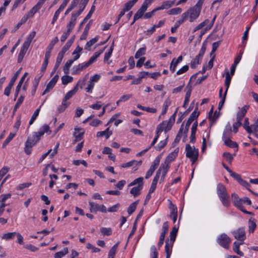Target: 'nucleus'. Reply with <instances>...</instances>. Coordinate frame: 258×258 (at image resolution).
I'll return each mask as SVG.
<instances>
[{"instance_id":"f8f14e48","label":"nucleus","mask_w":258,"mask_h":258,"mask_svg":"<svg viewBox=\"0 0 258 258\" xmlns=\"http://www.w3.org/2000/svg\"><path fill=\"white\" fill-rule=\"evenodd\" d=\"M248 108H249V106L244 105L237 113V115H236V121H237L241 122V120L243 118L245 115L246 114Z\"/></svg>"},{"instance_id":"393cba45","label":"nucleus","mask_w":258,"mask_h":258,"mask_svg":"<svg viewBox=\"0 0 258 258\" xmlns=\"http://www.w3.org/2000/svg\"><path fill=\"white\" fill-rule=\"evenodd\" d=\"M142 185H138V186L133 187L130 190V193L135 197H136L141 194V191L143 188Z\"/></svg>"},{"instance_id":"e433bc0d","label":"nucleus","mask_w":258,"mask_h":258,"mask_svg":"<svg viewBox=\"0 0 258 258\" xmlns=\"http://www.w3.org/2000/svg\"><path fill=\"white\" fill-rule=\"evenodd\" d=\"M222 92H223V89H222V88H221L219 90V96L220 98H221V100L220 101V102L219 103V104H218L219 109H221V108L223 107V106L224 104V102L225 101L226 97L227 95L226 94H224L223 96H222Z\"/></svg>"},{"instance_id":"412c9836","label":"nucleus","mask_w":258,"mask_h":258,"mask_svg":"<svg viewBox=\"0 0 258 258\" xmlns=\"http://www.w3.org/2000/svg\"><path fill=\"white\" fill-rule=\"evenodd\" d=\"M112 134V131L109 130V128H107L104 131H100L97 133L96 136L98 138L102 137L105 136L106 139H108L110 136Z\"/></svg>"},{"instance_id":"cd10ccee","label":"nucleus","mask_w":258,"mask_h":258,"mask_svg":"<svg viewBox=\"0 0 258 258\" xmlns=\"http://www.w3.org/2000/svg\"><path fill=\"white\" fill-rule=\"evenodd\" d=\"M99 40V36L91 39L90 41H88L85 45L84 49L87 50H90L91 46L98 41Z\"/></svg>"},{"instance_id":"bf43d9fd","label":"nucleus","mask_w":258,"mask_h":258,"mask_svg":"<svg viewBox=\"0 0 258 258\" xmlns=\"http://www.w3.org/2000/svg\"><path fill=\"white\" fill-rule=\"evenodd\" d=\"M182 9L180 8H175L171 9L167 12L168 14L171 15H176L181 13Z\"/></svg>"},{"instance_id":"9b49d317","label":"nucleus","mask_w":258,"mask_h":258,"mask_svg":"<svg viewBox=\"0 0 258 258\" xmlns=\"http://www.w3.org/2000/svg\"><path fill=\"white\" fill-rule=\"evenodd\" d=\"M248 108H249V106L244 105L237 113V115H236V121H237L241 122V120L243 118L245 115L246 114Z\"/></svg>"},{"instance_id":"6ab92c4d","label":"nucleus","mask_w":258,"mask_h":258,"mask_svg":"<svg viewBox=\"0 0 258 258\" xmlns=\"http://www.w3.org/2000/svg\"><path fill=\"white\" fill-rule=\"evenodd\" d=\"M222 205L225 207H228L230 205V200L229 195H223L219 197Z\"/></svg>"},{"instance_id":"49530a36","label":"nucleus","mask_w":258,"mask_h":258,"mask_svg":"<svg viewBox=\"0 0 258 258\" xmlns=\"http://www.w3.org/2000/svg\"><path fill=\"white\" fill-rule=\"evenodd\" d=\"M143 180H144L143 177H139V178L135 179L134 180H133L132 182H131L128 184V186H134L135 185H136L137 184H138V185L141 184L142 186L143 187V184H144Z\"/></svg>"},{"instance_id":"f257e3e1","label":"nucleus","mask_w":258,"mask_h":258,"mask_svg":"<svg viewBox=\"0 0 258 258\" xmlns=\"http://www.w3.org/2000/svg\"><path fill=\"white\" fill-rule=\"evenodd\" d=\"M201 12L199 10L192 7L182 13L181 18L184 22L188 20L189 22L192 23L199 17Z\"/></svg>"},{"instance_id":"a19ab883","label":"nucleus","mask_w":258,"mask_h":258,"mask_svg":"<svg viewBox=\"0 0 258 258\" xmlns=\"http://www.w3.org/2000/svg\"><path fill=\"white\" fill-rule=\"evenodd\" d=\"M89 205L90 206V211L92 213H96L99 211V205L93 202H89Z\"/></svg>"},{"instance_id":"dca6fc26","label":"nucleus","mask_w":258,"mask_h":258,"mask_svg":"<svg viewBox=\"0 0 258 258\" xmlns=\"http://www.w3.org/2000/svg\"><path fill=\"white\" fill-rule=\"evenodd\" d=\"M175 1H166L162 3V5L160 7H158L156 8V10H162L164 9H167L174 5Z\"/></svg>"},{"instance_id":"864d4df0","label":"nucleus","mask_w":258,"mask_h":258,"mask_svg":"<svg viewBox=\"0 0 258 258\" xmlns=\"http://www.w3.org/2000/svg\"><path fill=\"white\" fill-rule=\"evenodd\" d=\"M152 0H145L141 7L139 9L145 13L147 10L148 6L152 3Z\"/></svg>"},{"instance_id":"72a5a7b5","label":"nucleus","mask_w":258,"mask_h":258,"mask_svg":"<svg viewBox=\"0 0 258 258\" xmlns=\"http://www.w3.org/2000/svg\"><path fill=\"white\" fill-rule=\"evenodd\" d=\"M135 163L137 164V165L138 166H140L141 165V164H142V161H135V160H132V161H131L122 164L120 166V167L121 168H127V167H131V166H133L134 164Z\"/></svg>"},{"instance_id":"f704fd0d","label":"nucleus","mask_w":258,"mask_h":258,"mask_svg":"<svg viewBox=\"0 0 258 258\" xmlns=\"http://www.w3.org/2000/svg\"><path fill=\"white\" fill-rule=\"evenodd\" d=\"M139 200L133 202L131 204L127 209V213L129 215L132 214L137 208V205L139 204Z\"/></svg>"},{"instance_id":"423d86ee","label":"nucleus","mask_w":258,"mask_h":258,"mask_svg":"<svg viewBox=\"0 0 258 258\" xmlns=\"http://www.w3.org/2000/svg\"><path fill=\"white\" fill-rule=\"evenodd\" d=\"M232 233L234 238L239 241L243 242L246 239L245 228L244 227L239 228L237 230L232 231Z\"/></svg>"},{"instance_id":"39448f33","label":"nucleus","mask_w":258,"mask_h":258,"mask_svg":"<svg viewBox=\"0 0 258 258\" xmlns=\"http://www.w3.org/2000/svg\"><path fill=\"white\" fill-rule=\"evenodd\" d=\"M217 242L223 247L228 248L231 242L230 238L225 233L221 234L217 238Z\"/></svg>"},{"instance_id":"79ce46f5","label":"nucleus","mask_w":258,"mask_h":258,"mask_svg":"<svg viewBox=\"0 0 258 258\" xmlns=\"http://www.w3.org/2000/svg\"><path fill=\"white\" fill-rule=\"evenodd\" d=\"M169 228V224L168 222H165L162 226V232L160 234V237L165 238L166 234L167 233Z\"/></svg>"},{"instance_id":"680f3d73","label":"nucleus","mask_w":258,"mask_h":258,"mask_svg":"<svg viewBox=\"0 0 258 258\" xmlns=\"http://www.w3.org/2000/svg\"><path fill=\"white\" fill-rule=\"evenodd\" d=\"M146 50V47L145 46L141 48H140L136 53L135 57L136 58H139L140 56L144 55L145 54Z\"/></svg>"},{"instance_id":"ea45409f","label":"nucleus","mask_w":258,"mask_h":258,"mask_svg":"<svg viewBox=\"0 0 258 258\" xmlns=\"http://www.w3.org/2000/svg\"><path fill=\"white\" fill-rule=\"evenodd\" d=\"M74 62V60L73 59H70L66 62L63 67V72L65 74L67 75L69 73L70 68Z\"/></svg>"},{"instance_id":"aec40b11","label":"nucleus","mask_w":258,"mask_h":258,"mask_svg":"<svg viewBox=\"0 0 258 258\" xmlns=\"http://www.w3.org/2000/svg\"><path fill=\"white\" fill-rule=\"evenodd\" d=\"M233 204L236 207L240 206L242 204V199H240L238 195L235 193L231 195Z\"/></svg>"},{"instance_id":"6e6d98bb","label":"nucleus","mask_w":258,"mask_h":258,"mask_svg":"<svg viewBox=\"0 0 258 258\" xmlns=\"http://www.w3.org/2000/svg\"><path fill=\"white\" fill-rule=\"evenodd\" d=\"M68 253V248H64L62 251L57 252L54 254V258H61Z\"/></svg>"},{"instance_id":"e2e57ef3","label":"nucleus","mask_w":258,"mask_h":258,"mask_svg":"<svg viewBox=\"0 0 258 258\" xmlns=\"http://www.w3.org/2000/svg\"><path fill=\"white\" fill-rule=\"evenodd\" d=\"M37 7L34 6L26 14L29 18L33 17L34 15L39 10Z\"/></svg>"},{"instance_id":"bb28decb","label":"nucleus","mask_w":258,"mask_h":258,"mask_svg":"<svg viewBox=\"0 0 258 258\" xmlns=\"http://www.w3.org/2000/svg\"><path fill=\"white\" fill-rule=\"evenodd\" d=\"M103 50L104 49H102L99 50L98 52H95L87 61L88 63H89L90 66L93 63L100 55L103 53Z\"/></svg>"},{"instance_id":"de8ad7c7","label":"nucleus","mask_w":258,"mask_h":258,"mask_svg":"<svg viewBox=\"0 0 258 258\" xmlns=\"http://www.w3.org/2000/svg\"><path fill=\"white\" fill-rule=\"evenodd\" d=\"M198 109V106H197L195 108V110L190 115L188 120L193 121L195 119H197L198 117V116L200 114V112H197Z\"/></svg>"},{"instance_id":"58836bf2","label":"nucleus","mask_w":258,"mask_h":258,"mask_svg":"<svg viewBox=\"0 0 258 258\" xmlns=\"http://www.w3.org/2000/svg\"><path fill=\"white\" fill-rule=\"evenodd\" d=\"M42 105H43V104H41L40 106V107L38 109H37L33 113V114L32 116H31V119L29 121V125H31V124H32L33 123V122H34V121L35 120V119H36L37 116H38L40 110V108L41 107Z\"/></svg>"},{"instance_id":"0e129e2a","label":"nucleus","mask_w":258,"mask_h":258,"mask_svg":"<svg viewBox=\"0 0 258 258\" xmlns=\"http://www.w3.org/2000/svg\"><path fill=\"white\" fill-rule=\"evenodd\" d=\"M243 128L247 131L249 134L252 133L251 125H249V121L248 118H245L244 119V122L243 125Z\"/></svg>"},{"instance_id":"8fccbe9b","label":"nucleus","mask_w":258,"mask_h":258,"mask_svg":"<svg viewBox=\"0 0 258 258\" xmlns=\"http://www.w3.org/2000/svg\"><path fill=\"white\" fill-rule=\"evenodd\" d=\"M224 143L226 146L231 148H237L238 147V144L235 142L232 141L231 140V139L227 140H225V141H224Z\"/></svg>"},{"instance_id":"1a4fd4ad","label":"nucleus","mask_w":258,"mask_h":258,"mask_svg":"<svg viewBox=\"0 0 258 258\" xmlns=\"http://www.w3.org/2000/svg\"><path fill=\"white\" fill-rule=\"evenodd\" d=\"M84 134V132L83 131L82 128H75V132L74 133V136L75 139L73 141V144H75L78 142H79L83 138V135Z\"/></svg>"},{"instance_id":"09e8293b","label":"nucleus","mask_w":258,"mask_h":258,"mask_svg":"<svg viewBox=\"0 0 258 258\" xmlns=\"http://www.w3.org/2000/svg\"><path fill=\"white\" fill-rule=\"evenodd\" d=\"M64 10V8H62L61 6H59V8L55 11L54 15L53 16L51 24H53L57 20L58 16L60 13Z\"/></svg>"},{"instance_id":"7c9ffc66","label":"nucleus","mask_w":258,"mask_h":258,"mask_svg":"<svg viewBox=\"0 0 258 258\" xmlns=\"http://www.w3.org/2000/svg\"><path fill=\"white\" fill-rule=\"evenodd\" d=\"M74 38H72L70 40H69L64 46L61 48V51H60L61 53L64 54V53L69 49L74 42Z\"/></svg>"},{"instance_id":"338daca9","label":"nucleus","mask_w":258,"mask_h":258,"mask_svg":"<svg viewBox=\"0 0 258 258\" xmlns=\"http://www.w3.org/2000/svg\"><path fill=\"white\" fill-rule=\"evenodd\" d=\"M82 71L81 66L79 64L73 67L72 70V75H78Z\"/></svg>"},{"instance_id":"6e6552de","label":"nucleus","mask_w":258,"mask_h":258,"mask_svg":"<svg viewBox=\"0 0 258 258\" xmlns=\"http://www.w3.org/2000/svg\"><path fill=\"white\" fill-rule=\"evenodd\" d=\"M58 76L57 75H55L51 80L48 82L46 86V88L42 93V95H45L50 91L51 89L53 88L54 85L56 84L58 79Z\"/></svg>"},{"instance_id":"b1692460","label":"nucleus","mask_w":258,"mask_h":258,"mask_svg":"<svg viewBox=\"0 0 258 258\" xmlns=\"http://www.w3.org/2000/svg\"><path fill=\"white\" fill-rule=\"evenodd\" d=\"M243 243V242L241 241L240 242L235 241L233 243V250L235 253H236L240 256H243L244 255L243 252L239 250L240 245L242 244Z\"/></svg>"},{"instance_id":"9d476101","label":"nucleus","mask_w":258,"mask_h":258,"mask_svg":"<svg viewBox=\"0 0 258 258\" xmlns=\"http://www.w3.org/2000/svg\"><path fill=\"white\" fill-rule=\"evenodd\" d=\"M179 152L178 148H176L173 152L169 153L166 157L164 163L170 165V163L174 160L178 155Z\"/></svg>"},{"instance_id":"2eb2a0df","label":"nucleus","mask_w":258,"mask_h":258,"mask_svg":"<svg viewBox=\"0 0 258 258\" xmlns=\"http://www.w3.org/2000/svg\"><path fill=\"white\" fill-rule=\"evenodd\" d=\"M170 165L167 164L164 162L160 165L159 169L157 170L156 173H159V178L160 177V174L162 173L163 176H166L167 173L168 172L169 168Z\"/></svg>"},{"instance_id":"a211bd4d","label":"nucleus","mask_w":258,"mask_h":258,"mask_svg":"<svg viewBox=\"0 0 258 258\" xmlns=\"http://www.w3.org/2000/svg\"><path fill=\"white\" fill-rule=\"evenodd\" d=\"M28 48V46L23 44L22 46L21 47V49L19 53V55L18 56V62L19 63L21 62L22 61Z\"/></svg>"},{"instance_id":"2f4dec72","label":"nucleus","mask_w":258,"mask_h":258,"mask_svg":"<svg viewBox=\"0 0 258 258\" xmlns=\"http://www.w3.org/2000/svg\"><path fill=\"white\" fill-rule=\"evenodd\" d=\"M36 35V32L35 31H32L31 32L29 35L27 36L26 40L25 41V42L23 43V44L29 47L33 39L35 37Z\"/></svg>"},{"instance_id":"c9c22d12","label":"nucleus","mask_w":258,"mask_h":258,"mask_svg":"<svg viewBox=\"0 0 258 258\" xmlns=\"http://www.w3.org/2000/svg\"><path fill=\"white\" fill-rule=\"evenodd\" d=\"M16 234L17 232H9L4 234L2 238L6 240H10L13 239L16 236Z\"/></svg>"},{"instance_id":"69168bd1","label":"nucleus","mask_w":258,"mask_h":258,"mask_svg":"<svg viewBox=\"0 0 258 258\" xmlns=\"http://www.w3.org/2000/svg\"><path fill=\"white\" fill-rule=\"evenodd\" d=\"M118 243L115 244L109 250L108 255H109L110 257H114L117 249L118 248Z\"/></svg>"},{"instance_id":"13d9d810","label":"nucleus","mask_w":258,"mask_h":258,"mask_svg":"<svg viewBox=\"0 0 258 258\" xmlns=\"http://www.w3.org/2000/svg\"><path fill=\"white\" fill-rule=\"evenodd\" d=\"M69 103H67L65 100H62L61 105L57 107V111L58 113H61L64 111L67 107L69 106Z\"/></svg>"},{"instance_id":"f3484780","label":"nucleus","mask_w":258,"mask_h":258,"mask_svg":"<svg viewBox=\"0 0 258 258\" xmlns=\"http://www.w3.org/2000/svg\"><path fill=\"white\" fill-rule=\"evenodd\" d=\"M217 194L218 197L228 194L226 187L222 183L218 184L217 186Z\"/></svg>"},{"instance_id":"052dcab7","label":"nucleus","mask_w":258,"mask_h":258,"mask_svg":"<svg viewBox=\"0 0 258 258\" xmlns=\"http://www.w3.org/2000/svg\"><path fill=\"white\" fill-rule=\"evenodd\" d=\"M150 257L158 258V253L155 245H152L150 248Z\"/></svg>"},{"instance_id":"4d7b16f0","label":"nucleus","mask_w":258,"mask_h":258,"mask_svg":"<svg viewBox=\"0 0 258 258\" xmlns=\"http://www.w3.org/2000/svg\"><path fill=\"white\" fill-rule=\"evenodd\" d=\"M61 81L63 85H67L73 81V78L70 76L64 75L61 77Z\"/></svg>"},{"instance_id":"a18cd8bd","label":"nucleus","mask_w":258,"mask_h":258,"mask_svg":"<svg viewBox=\"0 0 258 258\" xmlns=\"http://www.w3.org/2000/svg\"><path fill=\"white\" fill-rule=\"evenodd\" d=\"M24 99V96L23 95H21L19 98L17 103H16L13 110V114L15 113L17 111V109L19 108L22 102H23Z\"/></svg>"},{"instance_id":"603ef678","label":"nucleus","mask_w":258,"mask_h":258,"mask_svg":"<svg viewBox=\"0 0 258 258\" xmlns=\"http://www.w3.org/2000/svg\"><path fill=\"white\" fill-rule=\"evenodd\" d=\"M152 0H145L141 7L139 9L145 13L147 10L148 6L152 3Z\"/></svg>"},{"instance_id":"37998d69","label":"nucleus","mask_w":258,"mask_h":258,"mask_svg":"<svg viewBox=\"0 0 258 258\" xmlns=\"http://www.w3.org/2000/svg\"><path fill=\"white\" fill-rule=\"evenodd\" d=\"M168 137H167L165 140L161 141L158 145L155 147V148L157 151H161L167 144V143Z\"/></svg>"},{"instance_id":"3c124183","label":"nucleus","mask_w":258,"mask_h":258,"mask_svg":"<svg viewBox=\"0 0 258 258\" xmlns=\"http://www.w3.org/2000/svg\"><path fill=\"white\" fill-rule=\"evenodd\" d=\"M171 101L169 99H166L163 105V108L161 114L164 115L167 112L168 107L170 105Z\"/></svg>"},{"instance_id":"a878e982","label":"nucleus","mask_w":258,"mask_h":258,"mask_svg":"<svg viewBox=\"0 0 258 258\" xmlns=\"http://www.w3.org/2000/svg\"><path fill=\"white\" fill-rule=\"evenodd\" d=\"M159 179V173H156L149 190L150 193L153 192L155 190Z\"/></svg>"},{"instance_id":"c03bdc74","label":"nucleus","mask_w":258,"mask_h":258,"mask_svg":"<svg viewBox=\"0 0 258 258\" xmlns=\"http://www.w3.org/2000/svg\"><path fill=\"white\" fill-rule=\"evenodd\" d=\"M83 49L82 48L80 47L79 46H78L74 52H73V55H74V58L73 60H74V61L77 60L80 57V52L82 51Z\"/></svg>"},{"instance_id":"5701e85b","label":"nucleus","mask_w":258,"mask_h":258,"mask_svg":"<svg viewBox=\"0 0 258 258\" xmlns=\"http://www.w3.org/2000/svg\"><path fill=\"white\" fill-rule=\"evenodd\" d=\"M48 132H51L49 126L47 124H44L36 133L41 138L45 133H47Z\"/></svg>"},{"instance_id":"774afa93","label":"nucleus","mask_w":258,"mask_h":258,"mask_svg":"<svg viewBox=\"0 0 258 258\" xmlns=\"http://www.w3.org/2000/svg\"><path fill=\"white\" fill-rule=\"evenodd\" d=\"M100 232L103 235H110L112 234V230L110 228L102 227Z\"/></svg>"},{"instance_id":"ddd939ff","label":"nucleus","mask_w":258,"mask_h":258,"mask_svg":"<svg viewBox=\"0 0 258 258\" xmlns=\"http://www.w3.org/2000/svg\"><path fill=\"white\" fill-rule=\"evenodd\" d=\"M182 59H183L182 56L180 55L179 56H178V57L177 59H175V58H174L172 60V61L170 63V67H169L170 71L172 73H173L175 72L177 66L178 64V63H179L180 62L182 61Z\"/></svg>"},{"instance_id":"5fc2aeb1","label":"nucleus","mask_w":258,"mask_h":258,"mask_svg":"<svg viewBox=\"0 0 258 258\" xmlns=\"http://www.w3.org/2000/svg\"><path fill=\"white\" fill-rule=\"evenodd\" d=\"M16 133H10L3 144V148H5L15 137Z\"/></svg>"},{"instance_id":"4468645a","label":"nucleus","mask_w":258,"mask_h":258,"mask_svg":"<svg viewBox=\"0 0 258 258\" xmlns=\"http://www.w3.org/2000/svg\"><path fill=\"white\" fill-rule=\"evenodd\" d=\"M231 127L229 123L226 126V127L223 132L222 136V140L223 141L231 139Z\"/></svg>"},{"instance_id":"4c0bfd02","label":"nucleus","mask_w":258,"mask_h":258,"mask_svg":"<svg viewBox=\"0 0 258 258\" xmlns=\"http://www.w3.org/2000/svg\"><path fill=\"white\" fill-rule=\"evenodd\" d=\"M77 91V87H74L73 89L69 91L65 95L63 100L67 102V101L70 99L73 96H74Z\"/></svg>"},{"instance_id":"c85d7f7f","label":"nucleus","mask_w":258,"mask_h":258,"mask_svg":"<svg viewBox=\"0 0 258 258\" xmlns=\"http://www.w3.org/2000/svg\"><path fill=\"white\" fill-rule=\"evenodd\" d=\"M231 76H230V74L228 72H226V76H225V80L224 82V84L225 86L226 87L224 94H226L227 93L228 90L229 88V86L231 83Z\"/></svg>"},{"instance_id":"c756f323","label":"nucleus","mask_w":258,"mask_h":258,"mask_svg":"<svg viewBox=\"0 0 258 258\" xmlns=\"http://www.w3.org/2000/svg\"><path fill=\"white\" fill-rule=\"evenodd\" d=\"M256 227V221L254 218H250L248 221V229L249 233H253Z\"/></svg>"},{"instance_id":"0eeeda50","label":"nucleus","mask_w":258,"mask_h":258,"mask_svg":"<svg viewBox=\"0 0 258 258\" xmlns=\"http://www.w3.org/2000/svg\"><path fill=\"white\" fill-rule=\"evenodd\" d=\"M172 125L173 124L168 120H164L158 125L156 130L158 133H161L162 131H164L166 133L171 130Z\"/></svg>"},{"instance_id":"7ed1b4c3","label":"nucleus","mask_w":258,"mask_h":258,"mask_svg":"<svg viewBox=\"0 0 258 258\" xmlns=\"http://www.w3.org/2000/svg\"><path fill=\"white\" fill-rule=\"evenodd\" d=\"M185 152L186 157L189 158L192 163L196 162L199 156V150L195 147H192L187 144L185 147Z\"/></svg>"},{"instance_id":"473e14b6","label":"nucleus","mask_w":258,"mask_h":258,"mask_svg":"<svg viewBox=\"0 0 258 258\" xmlns=\"http://www.w3.org/2000/svg\"><path fill=\"white\" fill-rule=\"evenodd\" d=\"M95 10V6L93 5L92 6L88 14L87 15L86 17L84 19L83 21L81 23V24L80 25V27H81L83 26V25L85 23H86L88 19H89L91 18V17L92 15L93 14V13H94Z\"/></svg>"},{"instance_id":"f03ea898","label":"nucleus","mask_w":258,"mask_h":258,"mask_svg":"<svg viewBox=\"0 0 258 258\" xmlns=\"http://www.w3.org/2000/svg\"><path fill=\"white\" fill-rule=\"evenodd\" d=\"M40 138L36 132H33L31 136L28 137L25 147V152L27 154L29 155L31 153L32 147L40 140Z\"/></svg>"},{"instance_id":"4be33fe9","label":"nucleus","mask_w":258,"mask_h":258,"mask_svg":"<svg viewBox=\"0 0 258 258\" xmlns=\"http://www.w3.org/2000/svg\"><path fill=\"white\" fill-rule=\"evenodd\" d=\"M173 243H169V240L167 239L165 241V252L166 253V258H170L172 252V248Z\"/></svg>"},{"instance_id":"20e7f679","label":"nucleus","mask_w":258,"mask_h":258,"mask_svg":"<svg viewBox=\"0 0 258 258\" xmlns=\"http://www.w3.org/2000/svg\"><path fill=\"white\" fill-rule=\"evenodd\" d=\"M84 11L81 8H79V10L77 11H74L71 14V17L69 21V23L67 25V28L68 29H70L71 30H73L77 22V18L80 16V15Z\"/></svg>"}]
</instances>
